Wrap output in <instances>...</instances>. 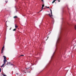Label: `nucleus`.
Returning <instances> with one entry per match:
<instances>
[{"mask_svg": "<svg viewBox=\"0 0 76 76\" xmlns=\"http://www.w3.org/2000/svg\"><path fill=\"white\" fill-rule=\"evenodd\" d=\"M51 15H50V14H46V15H49V17H50V18H52V19H54V18H53V13H52V12H51Z\"/></svg>", "mask_w": 76, "mask_h": 76, "instance_id": "1", "label": "nucleus"}, {"mask_svg": "<svg viewBox=\"0 0 76 76\" xmlns=\"http://www.w3.org/2000/svg\"><path fill=\"white\" fill-rule=\"evenodd\" d=\"M7 61V60H4V64H2V66H1V67H3L4 66V65H5V64H6V62Z\"/></svg>", "mask_w": 76, "mask_h": 76, "instance_id": "2", "label": "nucleus"}, {"mask_svg": "<svg viewBox=\"0 0 76 76\" xmlns=\"http://www.w3.org/2000/svg\"><path fill=\"white\" fill-rule=\"evenodd\" d=\"M25 70H26L27 71H25V73H30V71H29L28 72V68H26L25 69Z\"/></svg>", "mask_w": 76, "mask_h": 76, "instance_id": "3", "label": "nucleus"}, {"mask_svg": "<svg viewBox=\"0 0 76 76\" xmlns=\"http://www.w3.org/2000/svg\"><path fill=\"white\" fill-rule=\"evenodd\" d=\"M44 7V4H43L42 6V9L40 11V12H41V11L42 10V9H43V7Z\"/></svg>", "mask_w": 76, "mask_h": 76, "instance_id": "4", "label": "nucleus"}, {"mask_svg": "<svg viewBox=\"0 0 76 76\" xmlns=\"http://www.w3.org/2000/svg\"><path fill=\"white\" fill-rule=\"evenodd\" d=\"M3 57L4 58V60H6V57L5 56H3Z\"/></svg>", "mask_w": 76, "mask_h": 76, "instance_id": "5", "label": "nucleus"}, {"mask_svg": "<svg viewBox=\"0 0 76 76\" xmlns=\"http://www.w3.org/2000/svg\"><path fill=\"white\" fill-rule=\"evenodd\" d=\"M15 28L16 29V28H18V26H17V25H16V24H15Z\"/></svg>", "mask_w": 76, "mask_h": 76, "instance_id": "6", "label": "nucleus"}, {"mask_svg": "<svg viewBox=\"0 0 76 76\" xmlns=\"http://www.w3.org/2000/svg\"><path fill=\"white\" fill-rule=\"evenodd\" d=\"M60 40V39L59 38H58V40L57 42V43L56 44H58V41H59V40Z\"/></svg>", "mask_w": 76, "mask_h": 76, "instance_id": "7", "label": "nucleus"}, {"mask_svg": "<svg viewBox=\"0 0 76 76\" xmlns=\"http://www.w3.org/2000/svg\"><path fill=\"white\" fill-rule=\"evenodd\" d=\"M7 65H9V64H10V62H7Z\"/></svg>", "mask_w": 76, "mask_h": 76, "instance_id": "8", "label": "nucleus"}, {"mask_svg": "<svg viewBox=\"0 0 76 76\" xmlns=\"http://www.w3.org/2000/svg\"><path fill=\"white\" fill-rule=\"evenodd\" d=\"M55 1H56V0H54L53 1L52 3H54V2H55Z\"/></svg>", "mask_w": 76, "mask_h": 76, "instance_id": "9", "label": "nucleus"}, {"mask_svg": "<svg viewBox=\"0 0 76 76\" xmlns=\"http://www.w3.org/2000/svg\"><path fill=\"white\" fill-rule=\"evenodd\" d=\"M4 46L2 48L1 50H4Z\"/></svg>", "mask_w": 76, "mask_h": 76, "instance_id": "10", "label": "nucleus"}, {"mask_svg": "<svg viewBox=\"0 0 76 76\" xmlns=\"http://www.w3.org/2000/svg\"><path fill=\"white\" fill-rule=\"evenodd\" d=\"M16 28H15L13 30V31H16Z\"/></svg>", "mask_w": 76, "mask_h": 76, "instance_id": "11", "label": "nucleus"}, {"mask_svg": "<svg viewBox=\"0 0 76 76\" xmlns=\"http://www.w3.org/2000/svg\"><path fill=\"white\" fill-rule=\"evenodd\" d=\"M3 75L2 74H0V76H3Z\"/></svg>", "mask_w": 76, "mask_h": 76, "instance_id": "12", "label": "nucleus"}, {"mask_svg": "<svg viewBox=\"0 0 76 76\" xmlns=\"http://www.w3.org/2000/svg\"><path fill=\"white\" fill-rule=\"evenodd\" d=\"M18 18V17H17L16 16H15L14 17V18Z\"/></svg>", "mask_w": 76, "mask_h": 76, "instance_id": "13", "label": "nucleus"}, {"mask_svg": "<svg viewBox=\"0 0 76 76\" xmlns=\"http://www.w3.org/2000/svg\"><path fill=\"white\" fill-rule=\"evenodd\" d=\"M3 50H1V54H3Z\"/></svg>", "mask_w": 76, "mask_h": 76, "instance_id": "14", "label": "nucleus"}, {"mask_svg": "<svg viewBox=\"0 0 76 76\" xmlns=\"http://www.w3.org/2000/svg\"><path fill=\"white\" fill-rule=\"evenodd\" d=\"M74 28H75V29L76 30V26H75Z\"/></svg>", "mask_w": 76, "mask_h": 76, "instance_id": "15", "label": "nucleus"}, {"mask_svg": "<svg viewBox=\"0 0 76 76\" xmlns=\"http://www.w3.org/2000/svg\"><path fill=\"white\" fill-rule=\"evenodd\" d=\"M1 72V69L0 68V72Z\"/></svg>", "mask_w": 76, "mask_h": 76, "instance_id": "16", "label": "nucleus"}, {"mask_svg": "<svg viewBox=\"0 0 76 76\" xmlns=\"http://www.w3.org/2000/svg\"><path fill=\"white\" fill-rule=\"evenodd\" d=\"M45 7H47V8H48V9H50V7H47V6H45Z\"/></svg>", "mask_w": 76, "mask_h": 76, "instance_id": "17", "label": "nucleus"}, {"mask_svg": "<svg viewBox=\"0 0 76 76\" xmlns=\"http://www.w3.org/2000/svg\"><path fill=\"white\" fill-rule=\"evenodd\" d=\"M24 56V55H21L20 56Z\"/></svg>", "mask_w": 76, "mask_h": 76, "instance_id": "18", "label": "nucleus"}, {"mask_svg": "<svg viewBox=\"0 0 76 76\" xmlns=\"http://www.w3.org/2000/svg\"><path fill=\"white\" fill-rule=\"evenodd\" d=\"M50 10L51 12H52V10H51V9H50Z\"/></svg>", "mask_w": 76, "mask_h": 76, "instance_id": "19", "label": "nucleus"}, {"mask_svg": "<svg viewBox=\"0 0 76 76\" xmlns=\"http://www.w3.org/2000/svg\"><path fill=\"white\" fill-rule=\"evenodd\" d=\"M11 65H12V66H13V64H11Z\"/></svg>", "mask_w": 76, "mask_h": 76, "instance_id": "20", "label": "nucleus"}, {"mask_svg": "<svg viewBox=\"0 0 76 76\" xmlns=\"http://www.w3.org/2000/svg\"><path fill=\"white\" fill-rule=\"evenodd\" d=\"M15 0V1H18V0Z\"/></svg>", "mask_w": 76, "mask_h": 76, "instance_id": "21", "label": "nucleus"}, {"mask_svg": "<svg viewBox=\"0 0 76 76\" xmlns=\"http://www.w3.org/2000/svg\"><path fill=\"white\" fill-rule=\"evenodd\" d=\"M41 1H42V2H44V0H41Z\"/></svg>", "mask_w": 76, "mask_h": 76, "instance_id": "22", "label": "nucleus"}, {"mask_svg": "<svg viewBox=\"0 0 76 76\" xmlns=\"http://www.w3.org/2000/svg\"><path fill=\"white\" fill-rule=\"evenodd\" d=\"M54 56V55H53V56H52V58H53V56Z\"/></svg>", "mask_w": 76, "mask_h": 76, "instance_id": "23", "label": "nucleus"}, {"mask_svg": "<svg viewBox=\"0 0 76 76\" xmlns=\"http://www.w3.org/2000/svg\"><path fill=\"white\" fill-rule=\"evenodd\" d=\"M58 1L59 2H60V0H58Z\"/></svg>", "mask_w": 76, "mask_h": 76, "instance_id": "24", "label": "nucleus"}, {"mask_svg": "<svg viewBox=\"0 0 76 76\" xmlns=\"http://www.w3.org/2000/svg\"><path fill=\"white\" fill-rule=\"evenodd\" d=\"M10 29H11V28H10Z\"/></svg>", "mask_w": 76, "mask_h": 76, "instance_id": "25", "label": "nucleus"}, {"mask_svg": "<svg viewBox=\"0 0 76 76\" xmlns=\"http://www.w3.org/2000/svg\"><path fill=\"white\" fill-rule=\"evenodd\" d=\"M20 57V56H19V57Z\"/></svg>", "mask_w": 76, "mask_h": 76, "instance_id": "26", "label": "nucleus"}, {"mask_svg": "<svg viewBox=\"0 0 76 76\" xmlns=\"http://www.w3.org/2000/svg\"><path fill=\"white\" fill-rule=\"evenodd\" d=\"M53 54H54V53H53Z\"/></svg>", "mask_w": 76, "mask_h": 76, "instance_id": "27", "label": "nucleus"}]
</instances>
